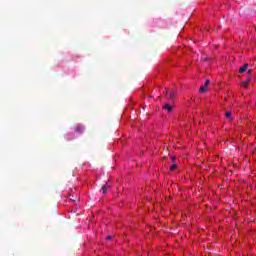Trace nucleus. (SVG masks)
<instances>
[{"instance_id": "2", "label": "nucleus", "mask_w": 256, "mask_h": 256, "mask_svg": "<svg viewBox=\"0 0 256 256\" xmlns=\"http://www.w3.org/2000/svg\"><path fill=\"white\" fill-rule=\"evenodd\" d=\"M165 90H166V95H167L168 99H173V97H175V91L169 90L167 88H165Z\"/></svg>"}, {"instance_id": "13", "label": "nucleus", "mask_w": 256, "mask_h": 256, "mask_svg": "<svg viewBox=\"0 0 256 256\" xmlns=\"http://www.w3.org/2000/svg\"><path fill=\"white\" fill-rule=\"evenodd\" d=\"M171 159H172V163H175V159H176V158H175V157H172Z\"/></svg>"}, {"instance_id": "3", "label": "nucleus", "mask_w": 256, "mask_h": 256, "mask_svg": "<svg viewBox=\"0 0 256 256\" xmlns=\"http://www.w3.org/2000/svg\"><path fill=\"white\" fill-rule=\"evenodd\" d=\"M249 83H251V78H247L246 81L241 82V87H244V89H247Z\"/></svg>"}, {"instance_id": "6", "label": "nucleus", "mask_w": 256, "mask_h": 256, "mask_svg": "<svg viewBox=\"0 0 256 256\" xmlns=\"http://www.w3.org/2000/svg\"><path fill=\"white\" fill-rule=\"evenodd\" d=\"M164 109H166V111H168L169 113H171V111H173V106L169 105V104H165L164 105Z\"/></svg>"}, {"instance_id": "9", "label": "nucleus", "mask_w": 256, "mask_h": 256, "mask_svg": "<svg viewBox=\"0 0 256 256\" xmlns=\"http://www.w3.org/2000/svg\"><path fill=\"white\" fill-rule=\"evenodd\" d=\"M205 91H207V86H201L199 89L200 93H205Z\"/></svg>"}, {"instance_id": "7", "label": "nucleus", "mask_w": 256, "mask_h": 256, "mask_svg": "<svg viewBox=\"0 0 256 256\" xmlns=\"http://www.w3.org/2000/svg\"><path fill=\"white\" fill-rule=\"evenodd\" d=\"M225 117H226L227 119H229V121H233V117H231V112H230V111H228V112L225 113Z\"/></svg>"}, {"instance_id": "15", "label": "nucleus", "mask_w": 256, "mask_h": 256, "mask_svg": "<svg viewBox=\"0 0 256 256\" xmlns=\"http://www.w3.org/2000/svg\"><path fill=\"white\" fill-rule=\"evenodd\" d=\"M112 238V236H107V238L106 239H111Z\"/></svg>"}, {"instance_id": "12", "label": "nucleus", "mask_w": 256, "mask_h": 256, "mask_svg": "<svg viewBox=\"0 0 256 256\" xmlns=\"http://www.w3.org/2000/svg\"><path fill=\"white\" fill-rule=\"evenodd\" d=\"M248 75H253V69L248 70Z\"/></svg>"}, {"instance_id": "14", "label": "nucleus", "mask_w": 256, "mask_h": 256, "mask_svg": "<svg viewBox=\"0 0 256 256\" xmlns=\"http://www.w3.org/2000/svg\"><path fill=\"white\" fill-rule=\"evenodd\" d=\"M202 60L207 61V57H202Z\"/></svg>"}, {"instance_id": "11", "label": "nucleus", "mask_w": 256, "mask_h": 256, "mask_svg": "<svg viewBox=\"0 0 256 256\" xmlns=\"http://www.w3.org/2000/svg\"><path fill=\"white\" fill-rule=\"evenodd\" d=\"M209 83H211V81L210 80H206L205 84H204V87H207V85H209Z\"/></svg>"}, {"instance_id": "1", "label": "nucleus", "mask_w": 256, "mask_h": 256, "mask_svg": "<svg viewBox=\"0 0 256 256\" xmlns=\"http://www.w3.org/2000/svg\"><path fill=\"white\" fill-rule=\"evenodd\" d=\"M74 131L75 133H79L81 135V133H85V126L78 124L76 125Z\"/></svg>"}, {"instance_id": "8", "label": "nucleus", "mask_w": 256, "mask_h": 256, "mask_svg": "<svg viewBox=\"0 0 256 256\" xmlns=\"http://www.w3.org/2000/svg\"><path fill=\"white\" fill-rule=\"evenodd\" d=\"M69 197H70V201H72L73 203L77 201V196H73V194H70Z\"/></svg>"}, {"instance_id": "5", "label": "nucleus", "mask_w": 256, "mask_h": 256, "mask_svg": "<svg viewBox=\"0 0 256 256\" xmlns=\"http://www.w3.org/2000/svg\"><path fill=\"white\" fill-rule=\"evenodd\" d=\"M107 189H109V185L106 183L102 186L100 191L105 195L107 193Z\"/></svg>"}, {"instance_id": "10", "label": "nucleus", "mask_w": 256, "mask_h": 256, "mask_svg": "<svg viewBox=\"0 0 256 256\" xmlns=\"http://www.w3.org/2000/svg\"><path fill=\"white\" fill-rule=\"evenodd\" d=\"M175 169H177V164H173V165L170 167V171H175Z\"/></svg>"}, {"instance_id": "4", "label": "nucleus", "mask_w": 256, "mask_h": 256, "mask_svg": "<svg viewBox=\"0 0 256 256\" xmlns=\"http://www.w3.org/2000/svg\"><path fill=\"white\" fill-rule=\"evenodd\" d=\"M249 68V64H244L242 67H240L239 69V73H245V71H247V69Z\"/></svg>"}]
</instances>
